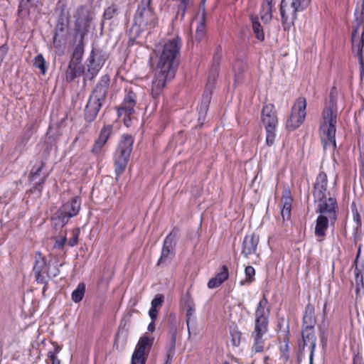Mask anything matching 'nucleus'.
Wrapping results in <instances>:
<instances>
[{
  "instance_id": "54",
  "label": "nucleus",
  "mask_w": 364,
  "mask_h": 364,
  "mask_svg": "<svg viewBox=\"0 0 364 364\" xmlns=\"http://www.w3.org/2000/svg\"><path fill=\"white\" fill-rule=\"evenodd\" d=\"M355 282L356 285V291L358 292L360 288L364 287L363 274H355Z\"/></svg>"
},
{
  "instance_id": "28",
  "label": "nucleus",
  "mask_w": 364,
  "mask_h": 364,
  "mask_svg": "<svg viewBox=\"0 0 364 364\" xmlns=\"http://www.w3.org/2000/svg\"><path fill=\"white\" fill-rule=\"evenodd\" d=\"M70 218L63 213L62 210L58 209L51 218L52 223L55 229L63 228L69 220Z\"/></svg>"
},
{
  "instance_id": "27",
  "label": "nucleus",
  "mask_w": 364,
  "mask_h": 364,
  "mask_svg": "<svg viewBox=\"0 0 364 364\" xmlns=\"http://www.w3.org/2000/svg\"><path fill=\"white\" fill-rule=\"evenodd\" d=\"M274 0H263L260 11L261 18L264 23L270 22L272 18V8Z\"/></svg>"
},
{
  "instance_id": "30",
  "label": "nucleus",
  "mask_w": 364,
  "mask_h": 364,
  "mask_svg": "<svg viewBox=\"0 0 364 364\" xmlns=\"http://www.w3.org/2000/svg\"><path fill=\"white\" fill-rule=\"evenodd\" d=\"M152 343V340H151L147 336L144 335L141 336L138 341L134 352H137V353L143 355L149 354V353H146L145 350L146 348H150L151 347Z\"/></svg>"
},
{
  "instance_id": "9",
  "label": "nucleus",
  "mask_w": 364,
  "mask_h": 364,
  "mask_svg": "<svg viewBox=\"0 0 364 364\" xmlns=\"http://www.w3.org/2000/svg\"><path fill=\"white\" fill-rule=\"evenodd\" d=\"M109 58V54L100 48H92L85 61L86 73L83 78L84 85L87 80L92 81Z\"/></svg>"
},
{
  "instance_id": "60",
  "label": "nucleus",
  "mask_w": 364,
  "mask_h": 364,
  "mask_svg": "<svg viewBox=\"0 0 364 364\" xmlns=\"http://www.w3.org/2000/svg\"><path fill=\"white\" fill-rule=\"evenodd\" d=\"M353 364H364L363 356L360 353H357L353 358Z\"/></svg>"
},
{
  "instance_id": "11",
  "label": "nucleus",
  "mask_w": 364,
  "mask_h": 364,
  "mask_svg": "<svg viewBox=\"0 0 364 364\" xmlns=\"http://www.w3.org/2000/svg\"><path fill=\"white\" fill-rule=\"evenodd\" d=\"M73 37L85 38L90 31V24L93 20L92 14L85 5L79 6L74 14Z\"/></svg>"
},
{
  "instance_id": "41",
  "label": "nucleus",
  "mask_w": 364,
  "mask_h": 364,
  "mask_svg": "<svg viewBox=\"0 0 364 364\" xmlns=\"http://www.w3.org/2000/svg\"><path fill=\"white\" fill-rule=\"evenodd\" d=\"M112 130H113L112 125H111V124L105 125L100 130L98 139H100V140L107 143L112 133Z\"/></svg>"
},
{
  "instance_id": "4",
  "label": "nucleus",
  "mask_w": 364,
  "mask_h": 364,
  "mask_svg": "<svg viewBox=\"0 0 364 364\" xmlns=\"http://www.w3.org/2000/svg\"><path fill=\"white\" fill-rule=\"evenodd\" d=\"M267 304L268 300L264 295L255 311V329L252 332L254 344L252 348L255 353L263 352L264 348L262 337L268 330L269 310L266 309Z\"/></svg>"
},
{
  "instance_id": "10",
  "label": "nucleus",
  "mask_w": 364,
  "mask_h": 364,
  "mask_svg": "<svg viewBox=\"0 0 364 364\" xmlns=\"http://www.w3.org/2000/svg\"><path fill=\"white\" fill-rule=\"evenodd\" d=\"M152 0H141L134 15V26L152 29L158 24V18L154 8Z\"/></svg>"
},
{
  "instance_id": "38",
  "label": "nucleus",
  "mask_w": 364,
  "mask_h": 364,
  "mask_svg": "<svg viewBox=\"0 0 364 364\" xmlns=\"http://www.w3.org/2000/svg\"><path fill=\"white\" fill-rule=\"evenodd\" d=\"M246 64L241 60H237L234 65L233 70L235 72V80L240 81L243 77V73L246 68Z\"/></svg>"
},
{
  "instance_id": "14",
  "label": "nucleus",
  "mask_w": 364,
  "mask_h": 364,
  "mask_svg": "<svg viewBox=\"0 0 364 364\" xmlns=\"http://www.w3.org/2000/svg\"><path fill=\"white\" fill-rule=\"evenodd\" d=\"M338 208H327L323 211L321 210L319 207H317L316 212L320 215L318 216L315 226V235L321 239L319 241H322L326 236V232L328 228L329 222L333 224L337 219L336 212Z\"/></svg>"
},
{
  "instance_id": "22",
  "label": "nucleus",
  "mask_w": 364,
  "mask_h": 364,
  "mask_svg": "<svg viewBox=\"0 0 364 364\" xmlns=\"http://www.w3.org/2000/svg\"><path fill=\"white\" fill-rule=\"evenodd\" d=\"M302 339L299 342V353H304L305 346L309 345L310 354L311 358H314L315 347H316V336L314 334V329H301Z\"/></svg>"
},
{
  "instance_id": "34",
  "label": "nucleus",
  "mask_w": 364,
  "mask_h": 364,
  "mask_svg": "<svg viewBox=\"0 0 364 364\" xmlns=\"http://www.w3.org/2000/svg\"><path fill=\"white\" fill-rule=\"evenodd\" d=\"M191 0H180V4L177 6V12L174 19H177L180 17V20L183 21L185 17L186 10L191 6Z\"/></svg>"
},
{
  "instance_id": "56",
  "label": "nucleus",
  "mask_w": 364,
  "mask_h": 364,
  "mask_svg": "<svg viewBox=\"0 0 364 364\" xmlns=\"http://www.w3.org/2000/svg\"><path fill=\"white\" fill-rule=\"evenodd\" d=\"M9 50V47L7 44H4L0 46V66L1 65V63L4 60V58L6 55Z\"/></svg>"
},
{
  "instance_id": "57",
  "label": "nucleus",
  "mask_w": 364,
  "mask_h": 364,
  "mask_svg": "<svg viewBox=\"0 0 364 364\" xmlns=\"http://www.w3.org/2000/svg\"><path fill=\"white\" fill-rule=\"evenodd\" d=\"M289 331L287 328V330L282 336H279V340L283 343L282 344L289 345Z\"/></svg>"
},
{
  "instance_id": "35",
  "label": "nucleus",
  "mask_w": 364,
  "mask_h": 364,
  "mask_svg": "<svg viewBox=\"0 0 364 364\" xmlns=\"http://www.w3.org/2000/svg\"><path fill=\"white\" fill-rule=\"evenodd\" d=\"M85 293V284L83 282L78 284L77 287L72 293V299L75 303L81 301Z\"/></svg>"
},
{
  "instance_id": "12",
  "label": "nucleus",
  "mask_w": 364,
  "mask_h": 364,
  "mask_svg": "<svg viewBox=\"0 0 364 364\" xmlns=\"http://www.w3.org/2000/svg\"><path fill=\"white\" fill-rule=\"evenodd\" d=\"M261 120L266 131V144L270 146L274 143L278 124L277 111L273 104H268L262 107Z\"/></svg>"
},
{
  "instance_id": "39",
  "label": "nucleus",
  "mask_w": 364,
  "mask_h": 364,
  "mask_svg": "<svg viewBox=\"0 0 364 364\" xmlns=\"http://www.w3.org/2000/svg\"><path fill=\"white\" fill-rule=\"evenodd\" d=\"M119 10L117 5L112 4L108 6L104 11L103 18L104 20H112L113 18L118 16Z\"/></svg>"
},
{
  "instance_id": "15",
  "label": "nucleus",
  "mask_w": 364,
  "mask_h": 364,
  "mask_svg": "<svg viewBox=\"0 0 364 364\" xmlns=\"http://www.w3.org/2000/svg\"><path fill=\"white\" fill-rule=\"evenodd\" d=\"M306 98L299 97L293 105L291 114L286 122V127L288 130H295L304 122L306 117Z\"/></svg>"
},
{
  "instance_id": "20",
  "label": "nucleus",
  "mask_w": 364,
  "mask_h": 364,
  "mask_svg": "<svg viewBox=\"0 0 364 364\" xmlns=\"http://www.w3.org/2000/svg\"><path fill=\"white\" fill-rule=\"evenodd\" d=\"M86 68L82 62L70 60L65 72V80L73 82L76 78L84 75L85 77Z\"/></svg>"
},
{
  "instance_id": "33",
  "label": "nucleus",
  "mask_w": 364,
  "mask_h": 364,
  "mask_svg": "<svg viewBox=\"0 0 364 364\" xmlns=\"http://www.w3.org/2000/svg\"><path fill=\"white\" fill-rule=\"evenodd\" d=\"M352 212H353V217L354 221L356 223V226L354 230V242L356 243L358 240H359V237L358 235V232L361 228V219L360 215L358 211V209L356 208L355 203L353 202L351 205Z\"/></svg>"
},
{
  "instance_id": "6",
  "label": "nucleus",
  "mask_w": 364,
  "mask_h": 364,
  "mask_svg": "<svg viewBox=\"0 0 364 364\" xmlns=\"http://www.w3.org/2000/svg\"><path fill=\"white\" fill-rule=\"evenodd\" d=\"M328 176L326 172L320 171L314 184L313 196L317 207L323 212L327 208H338L336 198L331 196L327 189Z\"/></svg>"
},
{
  "instance_id": "17",
  "label": "nucleus",
  "mask_w": 364,
  "mask_h": 364,
  "mask_svg": "<svg viewBox=\"0 0 364 364\" xmlns=\"http://www.w3.org/2000/svg\"><path fill=\"white\" fill-rule=\"evenodd\" d=\"M305 9L301 7L294 0H282L279 11L282 23L283 26L287 23L294 24L297 18V13L304 11Z\"/></svg>"
},
{
  "instance_id": "64",
  "label": "nucleus",
  "mask_w": 364,
  "mask_h": 364,
  "mask_svg": "<svg viewBox=\"0 0 364 364\" xmlns=\"http://www.w3.org/2000/svg\"><path fill=\"white\" fill-rule=\"evenodd\" d=\"M155 330V323L154 321H152L148 326V331L150 332H154Z\"/></svg>"
},
{
  "instance_id": "1",
  "label": "nucleus",
  "mask_w": 364,
  "mask_h": 364,
  "mask_svg": "<svg viewBox=\"0 0 364 364\" xmlns=\"http://www.w3.org/2000/svg\"><path fill=\"white\" fill-rule=\"evenodd\" d=\"M181 44V38L179 36H176L168 40L163 45L161 50L158 51V63L151 92L154 106L157 105L159 98L166 87V82L173 80L176 75L179 65L178 57Z\"/></svg>"
},
{
  "instance_id": "19",
  "label": "nucleus",
  "mask_w": 364,
  "mask_h": 364,
  "mask_svg": "<svg viewBox=\"0 0 364 364\" xmlns=\"http://www.w3.org/2000/svg\"><path fill=\"white\" fill-rule=\"evenodd\" d=\"M48 266L47 264L46 259L42 256L40 252H37L35 256V262L33 267V272L35 275V279L37 283L43 284V294H44L48 288V282L46 279L44 274L48 277H50L48 272Z\"/></svg>"
},
{
  "instance_id": "62",
  "label": "nucleus",
  "mask_w": 364,
  "mask_h": 364,
  "mask_svg": "<svg viewBox=\"0 0 364 364\" xmlns=\"http://www.w3.org/2000/svg\"><path fill=\"white\" fill-rule=\"evenodd\" d=\"M296 3L298 4L301 7L304 8L305 9L310 4L311 0H294Z\"/></svg>"
},
{
  "instance_id": "51",
  "label": "nucleus",
  "mask_w": 364,
  "mask_h": 364,
  "mask_svg": "<svg viewBox=\"0 0 364 364\" xmlns=\"http://www.w3.org/2000/svg\"><path fill=\"white\" fill-rule=\"evenodd\" d=\"M46 178L47 176H45L41 178V181L39 182H38L36 184H35L31 189H30V191L31 193H34L35 191H38L39 193H41L42 192V189H43V184L45 183L46 181Z\"/></svg>"
},
{
  "instance_id": "44",
  "label": "nucleus",
  "mask_w": 364,
  "mask_h": 364,
  "mask_svg": "<svg viewBox=\"0 0 364 364\" xmlns=\"http://www.w3.org/2000/svg\"><path fill=\"white\" fill-rule=\"evenodd\" d=\"M231 342L233 346L237 347L240 345L242 333L237 330H232L230 331Z\"/></svg>"
},
{
  "instance_id": "55",
  "label": "nucleus",
  "mask_w": 364,
  "mask_h": 364,
  "mask_svg": "<svg viewBox=\"0 0 364 364\" xmlns=\"http://www.w3.org/2000/svg\"><path fill=\"white\" fill-rule=\"evenodd\" d=\"M319 337L323 348H325L327 345V333L324 328L319 327Z\"/></svg>"
},
{
  "instance_id": "26",
  "label": "nucleus",
  "mask_w": 364,
  "mask_h": 364,
  "mask_svg": "<svg viewBox=\"0 0 364 364\" xmlns=\"http://www.w3.org/2000/svg\"><path fill=\"white\" fill-rule=\"evenodd\" d=\"M229 277V271L226 265H223L220 272H218L214 277L210 279L208 282V287L209 289L217 288L220 286L224 282L228 280Z\"/></svg>"
},
{
  "instance_id": "45",
  "label": "nucleus",
  "mask_w": 364,
  "mask_h": 364,
  "mask_svg": "<svg viewBox=\"0 0 364 364\" xmlns=\"http://www.w3.org/2000/svg\"><path fill=\"white\" fill-rule=\"evenodd\" d=\"M148 354L143 355L134 352L132 357V364H145Z\"/></svg>"
},
{
  "instance_id": "58",
  "label": "nucleus",
  "mask_w": 364,
  "mask_h": 364,
  "mask_svg": "<svg viewBox=\"0 0 364 364\" xmlns=\"http://www.w3.org/2000/svg\"><path fill=\"white\" fill-rule=\"evenodd\" d=\"M186 308H187V311H186V323H187V326L188 327L191 318L193 316V312L195 311V305L194 306H188V307H186Z\"/></svg>"
},
{
  "instance_id": "37",
  "label": "nucleus",
  "mask_w": 364,
  "mask_h": 364,
  "mask_svg": "<svg viewBox=\"0 0 364 364\" xmlns=\"http://www.w3.org/2000/svg\"><path fill=\"white\" fill-rule=\"evenodd\" d=\"M33 66L38 68L40 72L45 75L47 72V66L46 65V60L41 53L37 55L33 62Z\"/></svg>"
},
{
  "instance_id": "16",
  "label": "nucleus",
  "mask_w": 364,
  "mask_h": 364,
  "mask_svg": "<svg viewBox=\"0 0 364 364\" xmlns=\"http://www.w3.org/2000/svg\"><path fill=\"white\" fill-rule=\"evenodd\" d=\"M136 104V94L132 90H129L125 95L122 105L117 108L119 117L124 115V124L129 127L131 125L132 115L135 113L134 107Z\"/></svg>"
},
{
  "instance_id": "47",
  "label": "nucleus",
  "mask_w": 364,
  "mask_h": 364,
  "mask_svg": "<svg viewBox=\"0 0 364 364\" xmlns=\"http://www.w3.org/2000/svg\"><path fill=\"white\" fill-rule=\"evenodd\" d=\"M360 248L361 247L359 246L358 247V253H357V255H356V257H355V259L353 262V266L355 267V269H354V274H363V271H364V264H362L360 265H359L358 264V258L360 257Z\"/></svg>"
},
{
  "instance_id": "40",
  "label": "nucleus",
  "mask_w": 364,
  "mask_h": 364,
  "mask_svg": "<svg viewBox=\"0 0 364 364\" xmlns=\"http://www.w3.org/2000/svg\"><path fill=\"white\" fill-rule=\"evenodd\" d=\"M245 279L240 282L241 285L250 284L255 281V270L252 266H247L245 269Z\"/></svg>"
},
{
  "instance_id": "21",
  "label": "nucleus",
  "mask_w": 364,
  "mask_h": 364,
  "mask_svg": "<svg viewBox=\"0 0 364 364\" xmlns=\"http://www.w3.org/2000/svg\"><path fill=\"white\" fill-rule=\"evenodd\" d=\"M259 241V237L255 233L246 235L242 243L241 254L246 258L254 255L259 256L257 253Z\"/></svg>"
},
{
  "instance_id": "32",
  "label": "nucleus",
  "mask_w": 364,
  "mask_h": 364,
  "mask_svg": "<svg viewBox=\"0 0 364 364\" xmlns=\"http://www.w3.org/2000/svg\"><path fill=\"white\" fill-rule=\"evenodd\" d=\"M251 22H252V28L254 33L255 34V37L260 41H263L264 40V33L263 31V28L261 26L260 23L258 21V18L257 16H251Z\"/></svg>"
},
{
  "instance_id": "31",
  "label": "nucleus",
  "mask_w": 364,
  "mask_h": 364,
  "mask_svg": "<svg viewBox=\"0 0 364 364\" xmlns=\"http://www.w3.org/2000/svg\"><path fill=\"white\" fill-rule=\"evenodd\" d=\"M205 13L203 11V13H202L201 20L198 23L196 31V41L198 42H200L205 38Z\"/></svg>"
},
{
  "instance_id": "59",
  "label": "nucleus",
  "mask_w": 364,
  "mask_h": 364,
  "mask_svg": "<svg viewBox=\"0 0 364 364\" xmlns=\"http://www.w3.org/2000/svg\"><path fill=\"white\" fill-rule=\"evenodd\" d=\"M48 360L51 362V364H60V360L58 358L55 353L49 351L48 353Z\"/></svg>"
},
{
  "instance_id": "29",
  "label": "nucleus",
  "mask_w": 364,
  "mask_h": 364,
  "mask_svg": "<svg viewBox=\"0 0 364 364\" xmlns=\"http://www.w3.org/2000/svg\"><path fill=\"white\" fill-rule=\"evenodd\" d=\"M292 200H293L289 192H288L282 198V208L281 210V214L284 220L290 218Z\"/></svg>"
},
{
  "instance_id": "24",
  "label": "nucleus",
  "mask_w": 364,
  "mask_h": 364,
  "mask_svg": "<svg viewBox=\"0 0 364 364\" xmlns=\"http://www.w3.org/2000/svg\"><path fill=\"white\" fill-rule=\"evenodd\" d=\"M316 324L314 306L309 303L305 307L303 315L301 329H314Z\"/></svg>"
},
{
  "instance_id": "36",
  "label": "nucleus",
  "mask_w": 364,
  "mask_h": 364,
  "mask_svg": "<svg viewBox=\"0 0 364 364\" xmlns=\"http://www.w3.org/2000/svg\"><path fill=\"white\" fill-rule=\"evenodd\" d=\"M46 163L41 160L37 162L36 164H35L33 168H31L29 174H28V179L29 181H33L36 180V177L40 176L41 172L42 169L45 167Z\"/></svg>"
},
{
  "instance_id": "49",
  "label": "nucleus",
  "mask_w": 364,
  "mask_h": 364,
  "mask_svg": "<svg viewBox=\"0 0 364 364\" xmlns=\"http://www.w3.org/2000/svg\"><path fill=\"white\" fill-rule=\"evenodd\" d=\"M279 351L281 353V358H282L285 362L288 361L289 359V345L281 344L279 346Z\"/></svg>"
},
{
  "instance_id": "8",
  "label": "nucleus",
  "mask_w": 364,
  "mask_h": 364,
  "mask_svg": "<svg viewBox=\"0 0 364 364\" xmlns=\"http://www.w3.org/2000/svg\"><path fill=\"white\" fill-rule=\"evenodd\" d=\"M55 13L58 14L56 24L54 29V35L53 38V44L54 48L58 49L62 47V41L59 37L65 38L68 28L70 27V15L67 10L65 3L59 1L55 9Z\"/></svg>"
},
{
  "instance_id": "7",
  "label": "nucleus",
  "mask_w": 364,
  "mask_h": 364,
  "mask_svg": "<svg viewBox=\"0 0 364 364\" xmlns=\"http://www.w3.org/2000/svg\"><path fill=\"white\" fill-rule=\"evenodd\" d=\"M134 144L132 135L125 134L122 136L114 155V166L117 179L126 170Z\"/></svg>"
},
{
  "instance_id": "5",
  "label": "nucleus",
  "mask_w": 364,
  "mask_h": 364,
  "mask_svg": "<svg viewBox=\"0 0 364 364\" xmlns=\"http://www.w3.org/2000/svg\"><path fill=\"white\" fill-rule=\"evenodd\" d=\"M364 2L361 4L360 9H355V26L351 33L352 49L354 51L357 48L356 55L358 58L360 65V75L362 80L364 77Z\"/></svg>"
},
{
  "instance_id": "48",
  "label": "nucleus",
  "mask_w": 364,
  "mask_h": 364,
  "mask_svg": "<svg viewBox=\"0 0 364 364\" xmlns=\"http://www.w3.org/2000/svg\"><path fill=\"white\" fill-rule=\"evenodd\" d=\"M105 144L106 143L105 141L97 138L91 149V152L95 155L99 154Z\"/></svg>"
},
{
  "instance_id": "50",
  "label": "nucleus",
  "mask_w": 364,
  "mask_h": 364,
  "mask_svg": "<svg viewBox=\"0 0 364 364\" xmlns=\"http://www.w3.org/2000/svg\"><path fill=\"white\" fill-rule=\"evenodd\" d=\"M164 301V296L163 294H156L154 299L151 301V307L157 309L158 306H162Z\"/></svg>"
},
{
  "instance_id": "52",
  "label": "nucleus",
  "mask_w": 364,
  "mask_h": 364,
  "mask_svg": "<svg viewBox=\"0 0 364 364\" xmlns=\"http://www.w3.org/2000/svg\"><path fill=\"white\" fill-rule=\"evenodd\" d=\"M181 302L184 304L186 307L195 305L191 298V296L188 291H187L186 294L182 297Z\"/></svg>"
},
{
  "instance_id": "43",
  "label": "nucleus",
  "mask_w": 364,
  "mask_h": 364,
  "mask_svg": "<svg viewBox=\"0 0 364 364\" xmlns=\"http://www.w3.org/2000/svg\"><path fill=\"white\" fill-rule=\"evenodd\" d=\"M222 59V48L220 46H218L215 48L213 58V63L211 67H215L220 68V64Z\"/></svg>"
},
{
  "instance_id": "46",
  "label": "nucleus",
  "mask_w": 364,
  "mask_h": 364,
  "mask_svg": "<svg viewBox=\"0 0 364 364\" xmlns=\"http://www.w3.org/2000/svg\"><path fill=\"white\" fill-rule=\"evenodd\" d=\"M80 233V229L75 228L72 230V237L68 241V245L70 247H75L77 245L79 240V235Z\"/></svg>"
},
{
  "instance_id": "63",
  "label": "nucleus",
  "mask_w": 364,
  "mask_h": 364,
  "mask_svg": "<svg viewBox=\"0 0 364 364\" xmlns=\"http://www.w3.org/2000/svg\"><path fill=\"white\" fill-rule=\"evenodd\" d=\"M173 355H174V352L166 351V360L164 364H171Z\"/></svg>"
},
{
  "instance_id": "3",
  "label": "nucleus",
  "mask_w": 364,
  "mask_h": 364,
  "mask_svg": "<svg viewBox=\"0 0 364 364\" xmlns=\"http://www.w3.org/2000/svg\"><path fill=\"white\" fill-rule=\"evenodd\" d=\"M109 85L110 77L108 74H105L100 77L91 91L84 109V119L86 122L91 123L97 118L100 110L106 102Z\"/></svg>"
},
{
  "instance_id": "13",
  "label": "nucleus",
  "mask_w": 364,
  "mask_h": 364,
  "mask_svg": "<svg viewBox=\"0 0 364 364\" xmlns=\"http://www.w3.org/2000/svg\"><path fill=\"white\" fill-rule=\"evenodd\" d=\"M219 69V68L211 67L209 70L205 89L203 94L201 103L199 107V120L202 118L204 119L208 112L212 98V92L218 77Z\"/></svg>"
},
{
  "instance_id": "25",
  "label": "nucleus",
  "mask_w": 364,
  "mask_h": 364,
  "mask_svg": "<svg viewBox=\"0 0 364 364\" xmlns=\"http://www.w3.org/2000/svg\"><path fill=\"white\" fill-rule=\"evenodd\" d=\"M71 43L74 49L70 60L82 62L85 52V38L72 37Z\"/></svg>"
},
{
  "instance_id": "53",
  "label": "nucleus",
  "mask_w": 364,
  "mask_h": 364,
  "mask_svg": "<svg viewBox=\"0 0 364 364\" xmlns=\"http://www.w3.org/2000/svg\"><path fill=\"white\" fill-rule=\"evenodd\" d=\"M55 242L54 244V248L60 250L64 247V245L67 241V237L65 235H64V236H61L60 237H55Z\"/></svg>"
},
{
  "instance_id": "61",
  "label": "nucleus",
  "mask_w": 364,
  "mask_h": 364,
  "mask_svg": "<svg viewBox=\"0 0 364 364\" xmlns=\"http://www.w3.org/2000/svg\"><path fill=\"white\" fill-rule=\"evenodd\" d=\"M158 314L159 311L157 309L151 307L149 311V314L152 321H155L156 319Z\"/></svg>"
},
{
  "instance_id": "42",
  "label": "nucleus",
  "mask_w": 364,
  "mask_h": 364,
  "mask_svg": "<svg viewBox=\"0 0 364 364\" xmlns=\"http://www.w3.org/2000/svg\"><path fill=\"white\" fill-rule=\"evenodd\" d=\"M171 338L167 346L166 351L174 352L176 349L177 330L175 326H172L168 331Z\"/></svg>"
},
{
  "instance_id": "2",
  "label": "nucleus",
  "mask_w": 364,
  "mask_h": 364,
  "mask_svg": "<svg viewBox=\"0 0 364 364\" xmlns=\"http://www.w3.org/2000/svg\"><path fill=\"white\" fill-rule=\"evenodd\" d=\"M337 98L338 90L337 88L333 86L330 91L329 101L326 104L322 112L323 121L321 122L319 127L321 140L324 149H326L327 146L331 145L334 147L336 146Z\"/></svg>"
},
{
  "instance_id": "23",
  "label": "nucleus",
  "mask_w": 364,
  "mask_h": 364,
  "mask_svg": "<svg viewBox=\"0 0 364 364\" xmlns=\"http://www.w3.org/2000/svg\"><path fill=\"white\" fill-rule=\"evenodd\" d=\"M81 199L79 196H75L59 208L67 217L73 218L77 215L80 209Z\"/></svg>"
},
{
  "instance_id": "18",
  "label": "nucleus",
  "mask_w": 364,
  "mask_h": 364,
  "mask_svg": "<svg viewBox=\"0 0 364 364\" xmlns=\"http://www.w3.org/2000/svg\"><path fill=\"white\" fill-rule=\"evenodd\" d=\"M176 230L177 228H174L171 232L165 238L161 250V255L156 264L158 267L168 265L174 257L176 237V232L175 233L174 232Z\"/></svg>"
}]
</instances>
